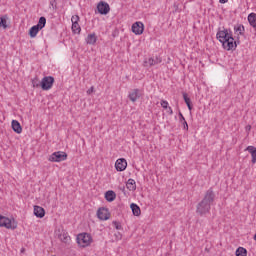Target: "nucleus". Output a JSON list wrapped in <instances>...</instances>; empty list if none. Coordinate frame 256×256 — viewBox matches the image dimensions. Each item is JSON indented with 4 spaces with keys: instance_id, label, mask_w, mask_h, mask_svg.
Listing matches in <instances>:
<instances>
[{
    "instance_id": "79ce46f5",
    "label": "nucleus",
    "mask_w": 256,
    "mask_h": 256,
    "mask_svg": "<svg viewBox=\"0 0 256 256\" xmlns=\"http://www.w3.org/2000/svg\"><path fill=\"white\" fill-rule=\"evenodd\" d=\"M24 251H25V249H22V250H21V253H23Z\"/></svg>"
},
{
    "instance_id": "72a5a7b5",
    "label": "nucleus",
    "mask_w": 256,
    "mask_h": 256,
    "mask_svg": "<svg viewBox=\"0 0 256 256\" xmlns=\"http://www.w3.org/2000/svg\"><path fill=\"white\" fill-rule=\"evenodd\" d=\"M72 24L79 23V15H74L71 18Z\"/></svg>"
},
{
    "instance_id": "6e6552de",
    "label": "nucleus",
    "mask_w": 256,
    "mask_h": 256,
    "mask_svg": "<svg viewBox=\"0 0 256 256\" xmlns=\"http://www.w3.org/2000/svg\"><path fill=\"white\" fill-rule=\"evenodd\" d=\"M97 11L100 15H109V11H111V6H109V3L105 1H100L97 4Z\"/></svg>"
},
{
    "instance_id": "a878e982",
    "label": "nucleus",
    "mask_w": 256,
    "mask_h": 256,
    "mask_svg": "<svg viewBox=\"0 0 256 256\" xmlns=\"http://www.w3.org/2000/svg\"><path fill=\"white\" fill-rule=\"evenodd\" d=\"M45 25H47V18H45V16H41L39 18L38 23L36 24V26L39 28V30L41 31V29H43L45 27Z\"/></svg>"
},
{
    "instance_id": "4468645a",
    "label": "nucleus",
    "mask_w": 256,
    "mask_h": 256,
    "mask_svg": "<svg viewBox=\"0 0 256 256\" xmlns=\"http://www.w3.org/2000/svg\"><path fill=\"white\" fill-rule=\"evenodd\" d=\"M234 33L237 35L236 37H245V26L243 24L234 25Z\"/></svg>"
},
{
    "instance_id": "2eb2a0df",
    "label": "nucleus",
    "mask_w": 256,
    "mask_h": 256,
    "mask_svg": "<svg viewBox=\"0 0 256 256\" xmlns=\"http://www.w3.org/2000/svg\"><path fill=\"white\" fill-rule=\"evenodd\" d=\"M34 215L38 219H43L45 217V209L41 206H34Z\"/></svg>"
},
{
    "instance_id": "f3484780",
    "label": "nucleus",
    "mask_w": 256,
    "mask_h": 256,
    "mask_svg": "<svg viewBox=\"0 0 256 256\" xmlns=\"http://www.w3.org/2000/svg\"><path fill=\"white\" fill-rule=\"evenodd\" d=\"M182 95H183L184 102L186 103L189 111H193V102H191V98H189V95L187 94V92H183Z\"/></svg>"
},
{
    "instance_id": "bb28decb",
    "label": "nucleus",
    "mask_w": 256,
    "mask_h": 256,
    "mask_svg": "<svg viewBox=\"0 0 256 256\" xmlns=\"http://www.w3.org/2000/svg\"><path fill=\"white\" fill-rule=\"evenodd\" d=\"M59 239L62 243H69V241H71V237H69V234L65 232L59 235Z\"/></svg>"
},
{
    "instance_id": "7ed1b4c3",
    "label": "nucleus",
    "mask_w": 256,
    "mask_h": 256,
    "mask_svg": "<svg viewBox=\"0 0 256 256\" xmlns=\"http://www.w3.org/2000/svg\"><path fill=\"white\" fill-rule=\"evenodd\" d=\"M0 227H5V229H11L12 231H15L17 228V221H15L13 218L11 219L0 215Z\"/></svg>"
},
{
    "instance_id": "ddd939ff",
    "label": "nucleus",
    "mask_w": 256,
    "mask_h": 256,
    "mask_svg": "<svg viewBox=\"0 0 256 256\" xmlns=\"http://www.w3.org/2000/svg\"><path fill=\"white\" fill-rule=\"evenodd\" d=\"M141 98V91L139 89H133L129 95H128V99H130V101H132V103H135V101H137V99Z\"/></svg>"
},
{
    "instance_id": "ea45409f",
    "label": "nucleus",
    "mask_w": 256,
    "mask_h": 256,
    "mask_svg": "<svg viewBox=\"0 0 256 256\" xmlns=\"http://www.w3.org/2000/svg\"><path fill=\"white\" fill-rule=\"evenodd\" d=\"M246 129H248V131H251V126H247Z\"/></svg>"
},
{
    "instance_id": "e433bc0d",
    "label": "nucleus",
    "mask_w": 256,
    "mask_h": 256,
    "mask_svg": "<svg viewBox=\"0 0 256 256\" xmlns=\"http://www.w3.org/2000/svg\"><path fill=\"white\" fill-rule=\"evenodd\" d=\"M115 237H116V239L121 240V238H122L121 232L116 233Z\"/></svg>"
},
{
    "instance_id": "4c0bfd02",
    "label": "nucleus",
    "mask_w": 256,
    "mask_h": 256,
    "mask_svg": "<svg viewBox=\"0 0 256 256\" xmlns=\"http://www.w3.org/2000/svg\"><path fill=\"white\" fill-rule=\"evenodd\" d=\"M88 95H91V93H93V87H91L88 91H87Z\"/></svg>"
},
{
    "instance_id": "a19ab883",
    "label": "nucleus",
    "mask_w": 256,
    "mask_h": 256,
    "mask_svg": "<svg viewBox=\"0 0 256 256\" xmlns=\"http://www.w3.org/2000/svg\"><path fill=\"white\" fill-rule=\"evenodd\" d=\"M205 251H206V253H209L210 250H209V248H205Z\"/></svg>"
},
{
    "instance_id": "4be33fe9",
    "label": "nucleus",
    "mask_w": 256,
    "mask_h": 256,
    "mask_svg": "<svg viewBox=\"0 0 256 256\" xmlns=\"http://www.w3.org/2000/svg\"><path fill=\"white\" fill-rule=\"evenodd\" d=\"M126 187L129 191H135L137 189V183L134 179L130 178L126 183Z\"/></svg>"
},
{
    "instance_id": "58836bf2",
    "label": "nucleus",
    "mask_w": 256,
    "mask_h": 256,
    "mask_svg": "<svg viewBox=\"0 0 256 256\" xmlns=\"http://www.w3.org/2000/svg\"><path fill=\"white\" fill-rule=\"evenodd\" d=\"M229 0H219V3H221V4H225V3H227Z\"/></svg>"
},
{
    "instance_id": "423d86ee",
    "label": "nucleus",
    "mask_w": 256,
    "mask_h": 256,
    "mask_svg": "<svg viewBox=\"0 0 256 256\" xmlns=\"http://www.w3.org/2000/svg\"><path fill=\"white\" fill-rule=\"evenodd\" d=\"M48 160L52 163H61V161H67V154L63 151H57L52 153Z\"/></svg>"
},
{
    "instance_id": "1a4fd4ad",
    "label": "nucleus",
    "mask_w": 256,
    "mask_h": 256,
    "mask_svg": "<svg viewBox=\"0 0 256 256\" xmlns=\"http://www.w3.org/2000/svg\"><path fill=\"white\" fill-rule=\"evenodd\" d=\"M143 31H145V25L143 24V22H135L132 25V32L135 35H143Z\"/></svg>"
},
{
    "instance_id": "473e14b6",
    "label": "nucleus",
    "mask_w": 256,
    "mask_h": 256,
    "mask_svg": "<svg viewBox=\"0 0 256 256\" xmlns=\"http://www.w3.org/2000/svg\"><path fill=\"white\" fill-rule=\"evenodd\" d=\"M160 104H161V107H163V109L169 108V102H167L166 100H162Z\"/></svg>"
},
{
    "instance_id": "412c9836",
    "label": "nucleus",
    "mask_w": 256,
    "mask_h": 256,
    "mask_svg": "<svg viewBox=\"0 0 256 256\" xmlns=\"http://www.w3.org/2000/svg\"><path fill=\"white\" fill-rule=\"evenodd\" d=\"M179 121L183 125L184 131H189V124L187 123V120H185V116H183V113L179 112Z\"/></svg>"
},
{
    "instance_id": "dca6fc26",
    "label": "nucleus",
    "mask_w": 256,
    "mask_h": 256,
    "mask_svg": "<svg viewBox=\"0 0 256 256\" xmlns=\"http://www.w3.org/2000/svg\"><path fill=\"white\" fill-rule=\"evenodd\" d=\"M105 199L108 203H113L114 199H117V194L113 190H109L105 193Z\"/></svg>"
},
{
    "instance_id": "9b49d317",
    "label": "nucleus",
    "mask_w": 256,
    "mask_h": 256,
    "mask_svg": "<svg viewBox=\"0 0 256 256\" xmlns=\"http://www.w3.org/2000/svg\"><path fill=\"white\" fill-rule=\"evenodd\" d=\"M109 210L106 208H99L97 211V217L101 221H107L109 219Z\"/></svg>"
},
{
    "instance_id": "b1692460",
    "label": "nucleus",
    "mask_w": 256,
    "mask_h": 256,
    "mask_svg": "<svg viewBox=\"0 0 256 256\" xmlns=\"http://www.w3.org/2000/svg\"><path fill=\"white\" fill-rule=\"evenodd\" d=\"M248 22H249V25H251L253 29H255L256 31V13L252 12L248 15Z\"/></svg>"
},
{
    "instance_id": "a211bd4d",
    "label": "nucleus",
    "mask_w": 256,
    "mask_h": 256,
    "mask_svg": "<svg viewBox=\"0 0 256 256\" xmlns=\"http://www.w3.org/2000/svg\"><path fill=\"white\" fill-rule=\"evenodd\" d=\"M12 129L15 133H18V134L23 132L21 123H19V121H17V120H12Z\"/></svg>"
},
{
    "instance_id": "393cba45",
    "label": "nucleus",
    "mask_w": 256,
    "mask_h": 256,
    "mask_svg": "<svg viewBox=\"0 0 256 256\" xmlns=\"http://www.w3.org/2000/svg\"><path fill=\"white\" fill-rule=\"evenodd\" d=\"M130 208L132 209V213L135 217H139V215H141V208L139 207V205L132 203L130 205Z\"/></svg>"
},
{
    "instance_id": "f257e3e1",
    "label": "nucleus",
    "mask_w": 256,
    "mask_h": 256,
    "mask_svg": "<svg viewBox=\"0 0 256 256\" xmlns=\"http://www.w3.org/2000/svg\"><path fill=\"white\" fill-rule=\"evenodd\" d=\"M215 201V191L213 188H209L205 194L203 199L196 206V214L200 217H204L207 213L211 212V204Z\"/></svg>"
},
{
    "instance_id": "cd10ccee",
    "label": "nucleus",
    "mask_w": 256,
    "mask_h": 256,
    "mask_svg": "<svg viewBox=\"0 0 256 256\" xmlns=\"http://www.w3.org/2000/svg\"><path fill=\"white\" fill-rule=\"evenodd\" d=\"M236 256H247V249L243 247H238L235 252Z\"/></svg>"
},
{
    "instance_id": "7c9ffc66",
    "label": "nucleus",
    "mask_w": 256,
    "mask_h": 256,
    "mask_svg": "<svg viewBox=\"0 0 256 256\" xmlns=\"http://www.w3.org/2000/svg\"><path fill=\"white\" fill-rule=\"evenodd\" d=\"M32 85H33V87H41V82H39V79H37V78H34L33 80H32Z\"/></svg>"
},
{
    "instance_id": "0eeeda50",
    "label": "nucleus",
    "mask_w": 256,
    "mask_h": 256,
    "mask_svg": "<svg viewBox=\"0 0 256 256\" xmlns=\"http://www.w3.org/2000/svg\"><path fill=\"white\" fill-rule=\"evenodd\" d=\"M76 241L80 247H89L91 245V235L87 233L78 234Z\"/></svg>"
},
{
    "instance_id": "5701e85b",
    "label": "nucleus",
    "mask_w": 256,
    "mask_h": 256,
    "mask_svg": "<svg viewBox=\"0 0 256 256\" xmlns=\"http://www.w3.org/2000/svg\"><path fill=\"white\" fill-rule=\"evenodd\" d=\"M39 31H41L39 26H37V25L32 26L29 30V36L31 37V39H35V37H37V33H39Z\"/></svg>"
},
{
    "instance_id": "20e7f679",
    "label": "nucleus",
    "mask_w": 256,
    "mask_h": 256,
    "mask_svg": "<svg viewBox=\"0 0 256 256\" xmlns=\"http://www.w3.org/2000/svg\"><path fill=\"white\" fill-rule=\"evenodd\" d=\"M241 37H236V40L235 38L232 36V38L226 42H224L222 44L223 46V49H225L226 51H235V49H237V46L238 45H241Z\"/></svg>"
},
{
    "instance_id": "c9c22d12",
    "label": "nucleus",
    "mask_w": 256,
    "mask_h": 256,
    "mask_svg": "<svg viewBox=\"0 0 256 256\" xmlns=\"http://www.w3.org/2000/svg\"><path fill=\"white\" fill-rule=\"evenodd\" d=\"M167 113H169V115H173V108L168 106Z\"/></svg>"
},
{
    "instance_id": "f03ea898",
    "label": "nucleus",
    "mask_w": 256,
    "mask_h": 256,
    "mask_svg": "<svg viewBox=\"0 0 256 256\" xmlns=\"http://www.w3.org/2000/svg\"><path fill=\"white\" fill-rule=\"evenodd\" d=\"M231 38H233V31H231V29L224 28L223 30H219L216 34V39H218L222 45Z\"/></svg>"
},
{
    "instance_id": "9d476101",
    "label": "nucleus",
    "mask_w": 256,
    "mask_h": 256,
    "mask_svg": "<svg viewBox=\"0 0 256 256\" xmlns=\"http://www.w3.org/2000/svg\"><path fill=\"white\" fill-rule=\"evenodd\" d=\"M116 171H125L127 169V160L125 158H120L115 163Z\"/></svg>"
},
{
    "instance_id": "f8f14e48",
    "label": "nucleus",
    "mask_w": 256,
    "mask_h": 256,
    "mask_svg": "<svg viewBox=\"0 0 256 256\" xmlns=\"http://www.w3.org/2000/svg\"><path fill=\"white\" fill-rule=\"evenodd\" d=\"M163 59L160 56L151 57L148 60H145L144 63L146 65H149V67H153L155 65H159V63H162Z\"/></svg>"
},
{
    "instance_id": "2f4dec72",
    "label": "nucleus",
    "mask_w": 256,
    "mask_h": 256,
    "mask_svg": "<svg viewBox=\"0 0 256 256\" xmlns=\"http://www.w3.org/2000/svg\"><path fill=\"white\" fill-rule=\"evenodd\" d=\"M113 225L115 227V229H117L118 231H121V229H123V226H121V223L114 221Z\"/></svg>"
},
{
    "instance_id": "c85d7f7f",
    "label": "nucleus",
    "mask_w": 256,
    "mask_h": 256,
    "mask_svg": "<svg viewBox=\"0 0 256 256\" xmlns=\"http://www.w3.org/2000/svg\"><path fill=\"white\" fill-rule=\"evenodd\" d=\"M72 33L75 35H79V33H81V26L79 23L72 24Z\"/></svg>"
},
{
    "instance_id": "f704fd0d",
    "label": "nucleus",
    "mask_w": 256,
    "mask_h": 256,
    "mask_svg": "<svg viewBox=\"0 0 256 256\" xmlns=\"http://www.w3.org/2000/svg\"><path fill=\"white\" fill-rule=\"evenodd\" d=\"M50 5H51L52 9H57V0H51Z\"/></svg>"
},
{
    "instance_id": "aec40b11",
    "label": "nucleus",
    "mask_w": 256,
    "mask_h": 256,
    "mask_svg": "<svg viewBox=\"0 0 256 256\" xmlns=\"http://www.w3.org/2000/svg\"><path fill=\"white\" fill-rule=\"evenodd\" d=\"M86 43L88 45H95L97 43V35H95V33L88 34V36L86 37Z\"/></svg>"
},
{
    "instance_id": "39448f33",
    "label": "nucleus",
    "mask_w": 256,
    "mask_h": 256,
    "mask_svg": "<svg viewBox=\"0 0 256 256\" xmlns=\"http://www.w3.org/2000/svg\"><path fill=\"white\" fill-rule=\"evenodd\" d=\"M55 83V78L53 76H45L40 81V87L42 91H49L53 88V85Z\"/></svg>"
},
{
    "instance_id": "c756f323",
    "label": "nucleus",
    "mask_w": 256,
    "mask_h": 256,
    "mask_svg": "<svg viewBox=\"0 0 256 256\" xmlns=\"http://www.w3.org/2000/svg\"><path fill=\"white\" fill-rule=\"evenodd\" d=\"M0 27L7 29V16L0 17Z\"/></svg>"
},
{
    "instance_id": "6ab92c4d",
    "label": "nucleus",
    "mask_w": 256,
    "mask_h": 256,
    "mask_svg": "<svg viewBox=\"0 0 256 256\" xmlns=\"http://www.w3.org/2000/svg\"><path fill=\"white\" fill-rule=\"evenodd\" d=\"M246 151H248V153L251 154V157H252V163L255 165L256 163V147L255 146H248L246 148Z\"/></svg>"
}]
</instances>
